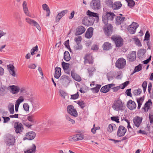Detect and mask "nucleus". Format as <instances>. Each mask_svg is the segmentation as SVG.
<instances>
[{
  "instance_id": "1",
  "label": "nucleus",
  "mask_w": 153,
  "mask_h": 153,
  "mask_svg": "<svg viewBox=\"0 0 153 153\" xmlns=\"http://www.w3.org/2000/svg\"><path fill=\"white\" fill-rule=\"evenodd\" d=\"M115 15L113 13L105 12L103 13L102 21L105 24H107L108 22L112 21Z\"/></svg>"
},
{
  "instance_id": "2",
  "label": "nucleus",
  "mask_w": 153,
  "mask_h": 153,
  "mask_svg": "<svg viewBox=\"0 0 153 153\" xmlns=\"http://www.w3.org/2000/svg\"><path fill=\"white\" fill-rule=\"evenodd\" d=\"M124 103L120 99L115 100L112 106L113 109L118 111L123 110Z\"/></svg>"
},
{
  "instance_id": "3",
  "label": "nucleus",
  "mask_w": 153,
  "mask_h": 153,
  "mask_svg": "<svg viewBox=\"0 0 153 153\" xmlns=\"http://www.w3.org/2000/svg\"><path fill=\"white\" fill-rule=\"evenodd\" d=\"M91 8L94 10H98L101 8V4L100 0H92L90 3Z\"/></svg>"
},
{
  "instance_id": "4",
  "label": "nucleus",
  "mask_w": 153,
  "mask_h": 153,
  "mask_svg": "<svg viewBox=\"0 0 153 153\" xmlns=\"http://www.w3.org/2000/svg\"><path fill=\"white\" fill-rule=\"evenodd\" d=\"M15 132L17 134H21L24 129L23 125L19 122H15L13 125Z\"/></svg>"
},
{
  "instance_id": "5",
  "label": "nucleus",
  "mask_w": 153,
  "mask_h": 153,
  "mask_svg": "<svg viewBox=\"0 0 153 153\" xmlns=\"http://www.w3.org/2000/svg\"><path fill=\"white\" fill-rule=\"evenodd\" d=\"M126 64V60L123 58H120L116 62L115 65L119 69H122L125 66Z\"/></svg>"
},
{
  "instance_id": "6",
  "label": "nucleus",
  "mask_w": 153,
  "mask_h": 153,
  "mask_svg": "<svg viewBox=\"0 0 153 153\" xmlns=\"http://www.w3.org/2000/svg\"><path fill=\"white\" fill-rule=\"evenodd\" d=\"M15 143V137L12 135H9L6 140V144L7 146L9 147L13 146Z\"/></svg>"
},
{
  "instance_id": "7",
  "label": "nucleus",
  "mask_w": 153,
  "mask_h": 153,
  "mask_svg": "<svg viewBox=\"0 0 153 153\" xmlns=\"http://www.w3.org/2000/svg\"><path fill=\"white\" fill-rule=\"evenodd\" d=\"M67 111L69 114L75 117L78 115L76 110L74 108V107L72 105H69L67 106Z\"/></svg>"
},
{
  "instance_id": "8",
  "label": "nucleus",
  "mask_w": 153,
  "mask_h": 153,
  "mask_svg": "<svg viewBox=\"0 0 153 153\" xmlns=\"http://www.w3.org/2000/svg\"><path fill=\"white\" fill-rule=\"evenodd\" d=\"M103 28L104 32L107 36H109L112 30V26L110 24L107 23V24H105Z\"/></svg>"
},
{
  "instance_id": "9",
  "label": "nucleus",
  "mask_w": 153,
  "mask_h": 153,
  "mask_svg": "<svg viewBox=\"0 0 153 153\" xmlns=\"http://www.w3.org/2000/svg\"><path fill=\"white\" fill-rule=\"evenodd\" d=\"M25 20L28 23L32 26L36 27L39 31H40L41 29L40 27L37 22L28 18H26Z\"/></svg>"
},
{
  "instance_id": "10",
  "label": "nucleus",
  "mask_w": 153,
  "mask_h": 153,
  "mask_svg": "<svg viewBox=\"0 0 153 153\" xmlns=\"http://www.w3.org/2000/svg\"><path fill=\"white\" fill-rule=\"evenodd\" d=\"M143 120L142 117L137 116L134 117L133 119L134 125L137 127H139L142 123Z\"/></svg>"
},
{
  "instance_id": "11",
  "label": "nucleus",
  "mask_w": 153,
  "mask_h": 153,
  "mask_svg": "<svg viewBox=\"0 0 153 153\" xmlns=\"http://www.w3.org/2000/svg\"><path fill=\"white\" fill-rule=\"evenodd\" d=\"M139 25L138 23L134 22L130 25L129 27L128 28V31L130 33L134 34L135 33L136 30L138 27Z\"/></svg>"
},
{
  "instance_id": "12",
  "label": "nucleus",
  "mask_w": 153,
  "mask_h": 153,
  "mask_svg": "<svg viewBox=\"0 0 153 153\" xmlns=\"http://www.w3.org/2000/svg\"><path fill=\"white\" fill-rule=\"evenodd\" d=\"M70 78L66 75L62 76L60 79V82L63 85H65L69 83Z\"/></svg>"
},
{
  "instance_id": "13",
  "label": "nucleus",
  "mask_w": 153,
  "mask_h": 153,
  "mask_svg": "<svg viewBox=\"0 0 153 153\" xmlns=\"http://www.w3.org/2000/svg\"><path fill=\"white\" fill-rule=\"evenodd\" d=\"M36 136V134L33 131H30L27 133L25 137L23 138V140H32Z\"/></svg>"
},
{
  "instance_id": "14",
  "label": "nucleus",
  "mask_w": 153,
  "mask_h": 153,
  "mask_svg": "<svg viewBox=\"0 0 153 153\" xmlns=\"http://www.w3.org/2000/svg\"><path fill=\"white\" fill-rule=\"evenodd\" d=\"M126 132V129L122 126H119L117 132V135L119 137L124 136Z\"/></svg>"
},
{
  "instance_id": "15",
  "label": "nucleus",
  "mask_w": 153,
  "mask_h": 153,
  "mask_svg": "<svg viewBox=\"0 0 153 153\" xmlns=\"http://www.w3.org/2000/svg\"><path fill=\"white\" fill-rule=\"evenodd\" d=\"M114 85H115L112 83L106 85L101 88L100 91L103 93H106L109 91L110 88Z\"/></svg>"
},
{
  "instance_id": "16",
  "label": "nucleus",
  "mask_w": 153,
  "mask_h": 153,
  "mask_svg": "<svg viewBox=\"0 0 153 153\" xmlns=\"http://www.w3.org/2000/svg\"><path fill=\"white\" fill-rule=\"evenodd\" d=\"M129 82L127 81L124 83L121 84L119 86L114 87L112 89L113 90L114 92H116L120 88H121L122 89H124L127 86L129 83Z\"/></svg>"
},
{
  "instance_id": "17",
  "label": "nucleus",
  "mask_w": 153,
  "mask_h": 153,
  "mask_svg": "<svg viewBox=\"0 0 153 153\" xmlns=\"http://www.w3.org/2000/svg\"><path fill=\"white\" fill-rule=\"evenodd\" d=\"M8 88L11 90L10 92L13 94H17L20 89L19 87L14 85L10 86Z\"/></svg>"
},
{
  "instance_id": "18",
  "label": "nucleus",
  "mask_w": 153,
  "mask_h": 153,
  "mask_svg": "<svg viewBox=\"0 0 153 153\" xmlns=\"http://www.w3.org/2000/svg\"><path fill=\"white\" fill-rule=\"evenodd\" d=\"M68 12V11L67 10H65L59 13L56 17V22H59L60 19L65 16Z\"/></svg>"
},
{
  "instance_id": "19",
  "label": "nucleus",
  "mask_w": 153,
  "mask_h": 153,
  "mask_svg": "<svg viewBox=\"0 0 153 153\" xmlns=\"http://www.w3.org/2000/svg\"><path fill=\"white\" fill-rule=\"evenodd\" d=\"M127 58L129 61H134L136 58V52L133 51L130 52L127 55Z\"/></svg>"
},
{
  "instance_id": "20",
  "label": "nucleus",
  "mask_w": 153,
  "mask_h": 153,
  "mask_svg": "<svg viewBox=\"0 0 153 153\" xmlns=\"http://www.w3.org/2000/svg\"><path fill=\"white\" fill-rule=\"evenodd\" d=\"M84 63L85 64H92L93 63V60L92 56L90 55H86L84 58Z\"/></svg>"
},
{
  "instance_id": "21",
  "label": "nucleus",
  "mask_w": 153,
  "mask_h": 153,
  "mask_svg": "<svg viewBox=\"0 0 153 153\" xmlns=\"http://www.w3.org/2000/svg\"><path fill=\"white\" fill-rule=\"evenodd\" d=\"M36 151V146L33 144L27 149L24 151V153H35Z\"/></svg>"
},
{
  "instance_id": "22",
  "label": "nucleus",
  "mask_w": 153,
  "mask_h": 153,
  "mask_svg": "<svg viewBox=\"0 0 153 153\" xmlns=\"http://www.w3.org/2000/svg\"><path fill=\"white\" fill-rule=\"evenodd\" d=\"M127 106L128 108L131 110L134 109L136 107V105L134 101L129 100L127 102Z\"/></svg>"
},
{
  "instance_id": "23",
  "label": "nucleus",
  "mask_w": 153,
  "mask_h": 153,
  "mask_svg": "<svg viewBox=\"0 0 153 153\" xmlns=\"http://www.w3.org/2000/svg\"><path fill=\"white\" fill-rule=\"evenodd\" d=\"M93 28L91 27L88 29L85 33V36L87 38H90L93 34Z\"/></svg>"
},
{
  "instance_id": "24",
  "label": "nucleus",
  "mask_w": 153,
  "mask_h": 153,
  "mask_svg": "<svg viewBox=\"0 0 153 153\" xmlns=\"http://www.w3.org/2000/svg\"><path fill=\"white\" fill-rule=\"evenodd\" d=\"M122 4L120 1L114 2L112 6V8L114 10H117L120 9L122 6Z\"/></svg>"
},
{
  "instance_id": "25",
  "label": "nucleus",
  "mask_w": 153,
  "mask_h": 153,
  "mask_svg": "<svg viewBox=\"0 0 153 153\" xmlns=\"http://www.w3.org/2000/svg\"><path fill=\"white\" fill-rule=\"evenodd\" d=\"M7 67L10 74L12 76H15L16 75V74L14 71V66L10 64L7 65Z\"/></svg>"
},
{
  "instance_id": "26",
  "label": "nucleus",
  "mask_w": 153,
  "mask_h": 153,
  "mask_svg": "<svg viewBox=\"0 0 153 153\" xmlns=\"http://www.w3.org/2000/svg\"><path fill=\"white\" fill-rule=\"evenodd\" d=\"M22 7L23 11L25 14L27 16L31 17V16L29 12L28 11V9L27 6V2L24 1L23 2Z\"/></svg>"
},
{
  "instance_id": "27",
  "label": "nucleus",
  "mask_w": 153,
  "mask_h": 153,
  "mask_svg": "<svg viewBox=\"0 0 153 153\" xmlns=\"http://www.w3.org/2000/svg\"><path fill=\"white\" fill-rule=\"evenodd\" d=\"M85 28L83 26H79L76 29V32L75 33L76 35H79L84 33L85 30Z\"/></svg>"
},
{
  "instance_id": "28",
  "label": "nucleus",
  "mask_w": 153,
  "mask_h": 153,
  "mask_svg": "<svg viewBox=\"0 0 153 153\" xmlns=\"http://www.w3.org/2000/svg\"><path fill=\"white\" fill-rule=\"evenodd\" d=\"M72 78L76 81L79 82L81 81V79L79 76L76 74H75L74 70H72L71 73Z\"/></svg>"
},
{
  "instance_id": "29",
  "label": "nucleus",
  "mask_w": 153,
  "mask_h": 153,
  "mask_svg": "<svg viewBox=\"0 0 153 153\" xmlns=\"http://www.w3.org/2000/svg\"><path fill=\"white\" fill-rule=\"evenodd\" d=\"M116 44V46L119 47L122 45L123 43V39H113Z\"/></svg>"
},
{
  "instance_id": "30",
  "label": "nucleus",
  "mask_w": 153,
  "mask_h": 153,
  "mask_svg": "<svg viewBox=\"0 0 153 153\" xmlns=\"http://www.w3.org/2000/svg\"><path fill=\"white\" fill-rule=\"evenodd\" d=\"M61 69L59 67H56L55 68L54 77L56 79H58L61 75Z\"/></svg>"
},
{
  "instance_id": "31",
  "label": "nucleus",
  "mask_w": 153,
  "mask_h": 153,
  "mask_svg": "<svg viewBox=\"0 0 153 153\" xmlns=\"http://www.w3.org/2000/svg\"><path fill=\"white\" fill-rule=\"evenodd\" d=\"M152 102H151V100H149L148 101L146 102L144 105V106L143 108L145 111H147L148 110L150 109V107L152 105Z\"/></svg>"
},
{
  "instance_id": "32",
  "label": "nucleus",
  "mask_w": 153,
  "mask_h": 153,
  "mask_svg": "<svg viewBox=\"0 0 153 153\" xmlns=\"http://www.w3.org/2000/svg\"><path fill=\"white\" fill-rule=\"evenodd\" d=\"M102 48L105 51L109 50L111 49L112 48L111 43L108 42H105L103 44Z\"/></svg>"
},
{
  "instance_id": "33",
  "label": "nucleus",
  "mask_w": 153,
  "mask_h": 153,
  "mask_svg": "<svg viewBox=\"0 0 153 153\" xmlns=\"http://www.w3.org/2000/svg\"><path fill=\"white\" fill-rule=\"evenodd\" d=\"M117 129V127L116 125L114 124H110L108 125L107 128V131L109 133L112 132Z\"/></svg>"
},
{
  "instance_id": "34",
  "label": "nucleus",
  "mask_w": 153,
  "mask_h": 153,
  "mask_svg": "<svg viewBox=\"0 0 153 153\" xmlns=\"http://www.w3.org/2000/svg\"><path fill=\"white\" fill-rule=\"evenodd\" d=\"M87 15L90 17H94L99 19L98 15L97 13L92 12L89 10L87 11Z\"/></svg>"
},
{
  "instance_id": "35",
  "label": "nucleus",
  "mask_w": 153,
  "mask_h": 153,
  "mask_svg": "<svg viewBox=\"0 0 153 153\" xmlns=\"http://www.w3.org/2000/svg\"><path fill=\"white\" fill-rule=\"evenodd\" d=\"M125 19V18L123 16H117L116 18V23L118 25H120L123 23Z\"/></svg>"
},
{
  "instance_id": "36",
  "label": "nucleus",
  "mask_w": 153,
  "mask_h": 153,
  "mask_svg": "<svg viewBox=\"0 0 153 153\" xmlns=\"http://www.w3.org/2000/svg\"><path fill=\"white\" fill-rule=\"evenodd\" d=\"M42 7L43 9L45 10H46L47 12L46 16H50L51 12L48 6L46 4H44L42 5Z\"/></svg>"
},
{
  "instance_id": "37",
  "label": "nucleus",
  "mask_w": 153,
  "mask_h": 153,
  "mask_svg": "<svg viewBox=\"0 0 153 153\" xmlns=\"http://www.w3.org/2000/svg\"><path fill=\"white\" fill-rule=\"evenodd\" d=\"M64 59L66 61H69L71 59V56L69 52L65 51L64 53Z\"/></svg>"
},
{
  "instance_id": "38",
  "label": "nucleus",
  "mask_w": 153,
  "mask_h": 153,
  "mask_svg": "<svg viewBox=\"0 0 153 153\" xmlns=\"http://www.w3.org/2000/svg\"><path fill=\"white\" fill-rule=\"evenodd\" d=\"M81 39H75V41L77 43V45L76 47V50H80L82 48V45L79 44V43L81 42Z\"/></svg>"
},
{
  "instance_id": "39",
  "label": "nucleus",
  "mask_w": 153,
  "mask_h": 153,
  "mask_svg": "<svg viewBox=\"0 0 153 153\" xmlns=\"http://www.w3.org/2000/svg\"><path fill=\"white\" fill-rule=\"evenodd\" d=\"M8 108L10 114H13L14 113V105L13 104H9L8 105Z\"/></svg>"
},
{
  "instance_id": "40",
  "label": "nucleus",
  "mask_w": 153,
  "mask_h": 153,
  "mask_svg": "<svg viewBox=\"0 0 153 153\" xmlns=\"http://www.w3.org/2000/svg\"><path fill=\"white\" fill-rule=\"evenodd\" d=\"M101 87V85H97L96 87L91 88V90L92 91L94 92L97 93L99 91Z\"/></svg>"
},
{
  "instance_id": "41",
  "label": "nucleus",
  "mask_w": 153,
  "mask_h": 153,
  "mask_svg": "<svg viewBox=\"0 0 153 153\" xmlns=\"http://www.w3.org/2000/svg\"><path fill=\"white\" fill-rule=\"evenodd\" d=\"M137 102L138 103L137 108L140 109L141 107L142 103L143 101V99L142 97H140L137 99Z\"/></svg>"
},
{
  "instance_id": "42",
  "label": "nucleus",
  "mask_w": 153,
  "mask_h": 153,
  "mask_svg": "<svg viewBox=\"0 0 153 153\" xmlns=\"http://www.w3.org/2000/svg\"><path fill=\"white\" fill-rule=\"evenodd\" d=\"M146 51L145 49H140L138 52V54L139 57H143Z\"/></svg>"
},
{
  "instance_id": "43",
  "label": "nucleus",
  "mask_w": 153,
  "mask_h": 153,
  "mask_svg": "<svg viewBox=\"0 0 153 153\" xmlns=\"http://www.w3.org/2000/svg\"><path fill=\"white\" fill-rule=\"evenodd\" d=\"M24 101V99L22 96H20L16 102L15 104L19 105L20 104Z\"/></svg>"
},
{
  "instance_id": "44",
  "label": "nucleus",
  "mask_w": 153,
  "mask_h": 153,
  "mask_svg": "<svg viewBox=\"0 0 153 153\" xmlns=\"http://www.w3.org/2000/svg\"><path fill=\"white\" fill-rule=\"evenodd\" d=\"M7 88L4 86H3L1 87L0 88V95L1 96L4 95L5 93V90H6Z\"/></svg>"
},
{
  "instance_id": "45",
  "label": "nucleus",
  "mask_w": 153,
  "mask_h": 153,
  "mask_svg": "<svg viewBox=\"0 0 153 153\" xmlns=\"http://www.w3.org/2000/svg\"><path fill=\"white\" fill-rule=\"evenodd\" d=\"M142 90L140 88H138L137 90H134L132 93L134 95H139L142 92Z\"/></svg>"
},
{
  "instance_id": "46",
  "label": "nucleus",
  "mask_w": 153,
  "mask_h": 153,
  "mask_svg": "<svg viewBox=\"0 0 153 153\" xmlns=\"http://www.w3.org/2000/svg\"><path fill=\"white\" fill-rule=\"evenodd\" d=\"M142 65L140 64L138 65L135 67L133 73L139 71L142 69Z\"/></svg>"
},
{
  "instance_id": "47",
  "label": "nucleus",
  "mask_w": 153,
  "mask_h": 153,
  "mask_svg": "<svg viewBox=\"0 0 153 153\" xmlns=\"http://www.w3.org/2000/svg\"><path fill=\"white\" fill-rule=\"evenodd\" d=\"M62 64L64 70H67L69 66V63L63 62Z\"/></svg>"
},
{
  "instance_id": "48",
  "label": "nucleus",
  "mask_w": 153,
  "mask_h": 153,
  "mask_svg": "<svg viewBox=\"0 0 153 153\" xmlns=\"http://www.w3.org/2000/svg\"><path fill=\"white\" fill-rule=\"evenodd\" d=\"M127 3L128 6L131 8L134 7L135 5V2L133 0H128Z\"/></svg>"
},
{
  "instance_id": "49",
  "label": "nucleus",
  "mask_w": 153,
  "mask_h": 153,
  "mask_svg": "<svg viewBox=\"0 0 153 153\" xmlns=\"http://www.w3.org/2000/svg\"><path fill=\"white\" fill-rule=\"evenodd\" d=\"M88 70V73L89 74V76L91 77L93 75L92 72L95 70V69L93 67H91L89 68Z\"/></svg>"
},
{
  "instance_id": "50",
  "label": "nucleus",
  "mask_w": 153,
  "mask_h": 153,
  "mask_svg": "<svg viewBox=\"0 0 153 153\" xmlns=\"http://www.w3.org/2000/svg\"><path fill=\"white\" fill-rule=\"evenodd\" d=\"M65 117L66 120L67 121L70 122L71 123H72V124H74L75 123V121L74 120L72 119L68 115H65Z\"/></svg>"
},
{
  "instance_id": "51",
  "label": "nucleus",
  "mask_w": 153,
  "mask_h": 153,
  "mask_svg": "<svg viewBox=\"0 0 153 153\" xmlns=\"http://www.w3.org/2000/svg\"><path fill=\"white\" fill-rule=\"evenodd\" d=\"M76 141L82 140L84 138V136L83 135L81 134H78L76 135Z\"/></svg>"
},
{
  "instance_id": "52",
  "label": "nucleus",
  "mask_w": 153,
  "mask_h": 153,
  "mask_svg": "<svg viewBox=\"0 0 153 153\" xmlns=\"http://www.w3.org/2000/svg\"><path fill=\"white\" fill-rule=\"evenodd\" d=\"M142 86L143 88V91L144 93L146 91L147 86V82L146 81H144L143 82Z\"/></svg>"
},
{
  "instance_id": "53",
  "label": "nucleus",
  "mask_w": 153,
  "mask_h": 153,
  "mask_svg": "<svg viewBox=\"0 0 153 153\" xmlns=\"http://www.w3.org/2000/svg\"><path fill=\"white\" fill-rule=\"evenodd\" d=\"M83 22L86 25H91L92 22H91L88 19H84L83 20Z\"/></svg>"
},
{
  "instance_id": "54",
  "label": "nucleus",
  "mask_w": 153,
  "mask_h": 153,
  "mask_svg": "<svg viewBox=\"0 0 153 153\" xmlns=\"http://www.w3.org/2000/svg\"><path fill=\"white\" fill-rule=\"evenodd\" d=\"M23 108L26 111H28L29 110V106L27 103H25L23 105Z\"/></svg>"
},
{
  "instance_id": "55",
  "label": "nucleus",
  "mask_w": 153,
  "mask_h": 153,
  "mask_svg": "<svg viewBox=\"0 0 153 153\" xmlns=\"http://www.w3.org/2000/svg\"><path fill=\"white\" fill-rule=\"evenodd\" d=\"M108 79L109 81H110L113 79L114 78V76L112 75L111 73L110 72L108 73L107 74Z\"/></svg>"
},
{
  "instance_id": "56",
  "label": "nucleus",
  "mask_w": 153,
  "mask_h": 153,
  "mask_svg": "<svg viewBox=\"0 0 153 153\" xmlns=\"http://www.w3.org/2000/svg\"><path fill=\"white\" fill-rule=\"evenodd\" d=\"M37 107L35 105H32V108L31 110V112L30 114L32 115L37 110Z\"/></svg>"
},
{
  "instance_id": "57",
  "label": "nucleus",
  "mask_w": 153,
  "mask_h": 153,
  "mask_svg": "<svg viewBox=\"0 0 153 153\" xmlns=\"http://www.w3.org/2000/svg\"><path fill=\"white\" fill-rule=\"evenodd\" d=\"M79 96L78 92H77L76 93L74 94L71 95V99L76 100L78 98Z\"/></svg>"
},
{
  "instance_id": "58",
  "label": "nucleus",
  "mask_w": 153,
  "mask_h": 153,
  "mask_svg": "<svg viewBox=\"0 0 153 153\" xmlns=\"http://www.w3.org/2000/svg\"><path fill=\"white\" fill-rule=\"evenodd\" d=\"M134 42L135 44L138 46L141 47V43L139 39H134Z\"/></svg>"
},
{
  "instance_id": "59",
  "label": "nucleus",
  "mask_w": 153,
  "mask_h": 153,
  "mask_svg": "<svg viewBox=\"0 0 153 153\" xmlns=\"http://www.w3.org/2000/svg\"><path fill=\"white\" fill-rule=\"evenodd\" d=\"M76 135L69 137V140L70 141H76Z\"/></svg>"
},
{
  "instance_id": "60",
  "label": "nucleus",
  "mask_w": 153,
  "mask_h": 153,
  "mask_svg": "<svg viewBox=\"0 0 153 153\" xmlns=\"http://www.w3.org/2000/svg\"><path fill=\"white\" fill-rule=\"evenodd\" d=\"M150 123H153V115L152 114L150 113L149 115Z\"/></svg>"
},
{
  "instance_id": "61",
  "label": "nucleus",
  "mask_w": 153,
  "mask_h": 153,
  "mask_svg": "<svg viewBox=\"0 0 153 153\" xmlns=\"http://www.w3.org/2000/svg\"><path fill=\"white\" fill-rule=\"evenodd\" d=\"M111 119L112 120L115 121L117 123H119V119L118 117H111Z\"/></svg>"
},
{
  "instance_id": "62",
  "label": "nucleus",
  "mask_w": 153,
  "mask_h": 153,
  "mask_svg": "<svg viewBox=\"0 0 153 153\" xmlns=\"http://www.w3.org/2000/svg\"><path fill=\"white\" fill-rule=\"evenodd\" d=\"M78 102L77 103L82 108H83L85 107V102L83 101H78Z\"/></svg>"
},
{
  "instance_id": "63",
  "label": "nucleus",
  "mask_w": 153,
  "mask_h": 153,
  "mask_svg": "<svg viewBox=\"0 0 153 153\" xmlns=\"http://www.w3.org/2000/svg\"><path fill=\"white\" fill-rule=\"evenodd\" d=\"M27 119L28 120H29V121L32 123H33L34 122L33 116L32 115H31L30 116H28L27 117Z\"/></svg>"
},
{
  "instance_id": "64",
  "label": "nucleus",
  "mask_w": 153,
  "mask_h": 153,
  "mask_svg": "<svg viewBox=\"0 0 153 153\" xmlns=\"http://www.w3.org/2000/svg\"><path fill=\"white\" fill-rule=\"evenodd\" d=\"M36 67V65L34 64H30L28 66V67L29 68L33 69L35 68Z\"/></svg>"
}]
</instances>
